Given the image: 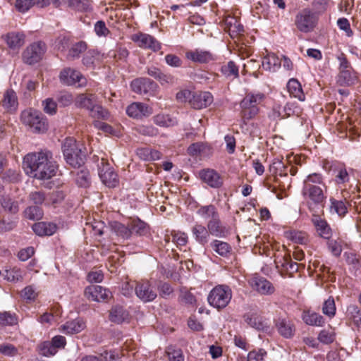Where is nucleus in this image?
<instances>
[{
  "instance_id": "f704fd0d",
  "label": "nucleus",
  "mask_w": 361,
  "mask_h": 361,
  "mask_svg": "<svg viewBox=\"0 0 361 361\" xmlns=\"http://www.w3.org/2000/svg\"><path fill=\"white\" fill-rule=\"evenodd\" d=\"M191 231L195 240L200 244L204 245L208 242L209 235L204 226L196 224L192 228Z\"/></svg>"
},
{
  "instance_id": "9b49d317",
  "label": "nucleus",
  "mask_w": 361,
  "mask_h": 361,
  "mask_svg": "<svg viewBox=\"0 0 361 361\" xmlns=\"http://www.w3.org/2000/svg\"><path fill=\"white\" fill-rule=\"evenodd\" d=\"M85 297L92 301L106 302L111 297V293L101 286L91 285L85 289Z\"/></svg>"
},
{
  "instance_id": "ea45409f",
  "label": "nucleus",
  "mask_w": 361,
  "mask_h": 361,
  "mask_svg": "<svg viewBox=\"0 0 361 361\" xmlns=\"http://www.w3.org/2000/svg\"><path fill=\"white\" fill-rule=\"evenodd\" d=\"M61 317V311L59 309L51 310L50 312H45L40 316L38 321L42 324H52L57 322Z\"/></svg>"
},
{
  "instance_id": "7c9ffc66",
  "label": "nucleus",
  "mask_w": 361,
  "mask_h": 361,
  "mask_svg": "<svg viewBox=\"0 0 361 361\" xmlns=\"http://www.w3.org/2000/svg\"><path fill=\"white\" fill-rule=\"evenodd\" d=\"M287 88L291 97L297 98L301 102L305 100V95L302 89L301 84L298 80L294 78L290 79L287 84Z\"/></svg>"
},
{
  "instance_id": "dca6fc26",
  "label": "nucleus",
  "mask_w": 361,
  "mask_h": 361,
  "mask_svg": "<svg viewBox=\"0 0 361 361\" xmlns=\"http://www.w3.org/2000/svg\"><path fill=\"white\" fill-rule=\"evenodd\" d=\"M130 86L133 91L138 94H147L157 88V83L147 78L135 79L132 81Z\"/></svg>"
},
{
  "instance_id": "13d9d810",
  "label": "nucleus",
  "mask_w": 361,
  "mask_h": 361,
  "mask_svg": "<svg viewBox=\"0 0 361 361\" xmlns=\"http://www.w3.org/2000/svg\"><path fill=\"white\" fill-rule=\"evenodd\" d=\"M221 73L227 76H233L237 78L238 76V68L233 61H229L227 64L224 65L221 68Z\"/></svg>"
},
{
  "instance_id": "a211bd4d",
  "label": "nucleus",
  "mask_w": 361,
  "mask_h": 361,
  "mask_svg": "<svg viewBox=\"0 0 361 361\" xmlns=\"http://www.w3.org/2000/svg\"><path fill=\"white\" fill-rule=\"evenodd\" d=\"M213 102V96L209 92L195 93L190 99L191 106L195 109L206 108Z\"/></svg>"
},
{
  "instance_id": "1a4fd4ad",
  "label": "nucleus",
  "mask_w": 361,
  "mask_h": 361,
  "mask_svg": "<svg viewBox=\"0 0 361 361\" xmlns=\"http://www.w3.org/2000/svg\"><path fill=\"white\" fill-rule=\"evenodd\" d=\"M99 176L102 182L109 188H115L118 185L119 180L117 173L103 158L99 165Z\"/></svg>"
},
{
  "instance_id": "bb28decb",
  "label": "nucleus",
  "mask_w": 361,
  "mask_h": 361,
  "mask_svg": "<svg viewBox=\"0 0 361 361\" xmlns=\"http://www.w3.org/2000/svg\"><path fill=\"white\" fill-rule=\"evenodd\" d=\"M56 226L53 223L38 222L32 226L33 231L38 235H51L56 231Z\"/></svg>"
},
{
  "instance_id": "5fc2aeb1",
  "label": "nucleus",
  "mask_w": 361,
  "mask_h": 361,
  "mask_svg": "<svg viewBox=\"0 0 361 361\" xmlns=\"http://www.w3.org/2000/svg\"><path fill=\"white\" fill-rule=\"evenodd\" d=\"M18 319L15 314L10 312H4L0 313V325L11 326L17 324Z\"/></svg>"
},
{
  "instance_id": "3c124183",
  "label": "nucleus",
  "mask_w": 361,
  "mask_h": 361,
  "mask_svg": "<svg viewBox=\"0 0 361 361\" xmlns=\"http://www.w3.org/2000/svg\"><path fill=\"white\" fill-rule=\"evenodd\" d=\"M166 353L168 356L169 361H183L184 356L182 350L169 346L166 348Z\"/></svg>"
},
{
  "instance_id": "a19ab883",
  "label": "nucleus",
  "mask_w": 361,
  "mask_h": 361,
  "mask_svg": "<svg viewBox=\"0 0 361 361\" xmlns=\"http://www.w3.org/2000/svg\"><path fill=\"white\" fill-rule=\"evenodd\" d=\"M86 43L82 41L73 44L68 51L67 59L69 60H73L78 58L80 55L86 50Z\"/></svg>"
},
{
  "instance_id": "338daca9",
  "label": "nucleus",
  "mask_w": 361,
  "mask_h": 361,
  "mask_svg": "<svg viewBox=\"0 0 361 361\" xmlns=\"http://www.w3.org/2000/svg\"><path fill=\"white\" fill-rule=\"evenodd\" d=\"M207 146L202 142H196L190 145L188 149V153L192 156L201 154L206 149Z\"/></svg>"
},
{
  "instance_id": "a878e982",
  "label": "nucleus",
  "mask_w": 361,
  "mask_h": 361,
  "mask_svg": "<svg viewBox=\"0 0 361 361\" xmlns=\"http://www.w3.org/2000/svg\"><path fill=\"white\" fill-rule=\"evenodd\" d=\"M4 38L8 47L11 49H18L25 43V35L20 32H9Z\"/></svg>"
},
{
  "instance_id": "6e6d98bb",
  "label": "nucleus",
  "mask_w": 361,
  "mask_h": 361,
  "mask_svg": "<svg viewBox=\"0 0 361 361\" xmlns=\"http://www.w3.org/2000/svg\"><path fill=\"white\" fill-rule=\"evenodd\" d=\"M24 213L25 216L30 220H38L43 216L42 210L37 206L28 207Z\"/></svg>"
},
{
  "instance_id": "c03bdc74",
  "label": "nucleus",
  "mask_w": 361,
  "mask_h": 361,
  "mask_svg": "<svg viewBox=\"0 0 361 361\" xmlns=\"http://www.w3.org/2000/svg\"><path fill=\"white\" fill-rule=\"evenodd\" d=\"M277 329L279 334L286 338H289L293 334V326L288 321L284 319L280 320L277 324Z\"/></svg>"
},
{
  "instance_id": "393cba45",
  "label": "nucleus",
  "mask_w": 361,
  "mask_h": 361,
  "mask_svg": "<svg viewBox=\"0 0 361 361\" xmlns=\"http://www.w3.org/2000/svg\"><path fill=\"white\" fill-rule=\"evenodd\" d=\"M312 221L321 237L326 239H329L331 237V228L324 219H322L319 215L313 214Z\"/></svg>"
},
{
  "instance_id": "774afa93",
  "label": "nucleus",
  "mask_w": 361,
  "mask_h": 361,
  "mask_svg": "<svg viewBox=\"0 0 361 361\" xmlns=\"http://www.w3.org/2000/svg\"><path fill=\"white\" fill-rule=\"evenodd\" d=\"M267 352L263 349L250 351L247 355V361H264Z\"/></svg>"
},
{
  "instance_id": "052dcab7",
  "label": "nucleus",
  "mask_w": 361,
  "mask_h": 361,
  "mask_svg": "<svg viewBox=\"0 0 361 361\" xmlns=\"http://www.w3.org/2000/svg\"><path fill=\"white\" fill-rule=\"evenodd\" d=\"M318 339L320 342L329 344L332 343L335 339V333L333 329H324L322 330L319 336Z\"/></svg>"
},
{
  "instance_id": "bf43d9fd",
  "label": "nucleus",
  "mask_w": 361,
  "mask_h": 361,
  "mask_svg": "<svg viewBox=\"0 0 361 361\" xmlns=\"http://www.w3.org/2000/svg\"><path fill=\"white\" fill-rule=\"evenodd\" d=\"M331 209L336 212L339 216H343L347 212V207L345 202L341 200H336L334 198L331 200Z\"/></svg>"
},
{
  "instance_id": "f257e3e1",
  "label": "nucleus",
  "mask_w": 361,
  "mask_h": 361,
  "mask_svg": "<svg viewBox=\"0 0 361 361\" xmlns=\"http://www.w3.org/2000/svg\"><path fill=\"white\" fill-rule=\"evenodd\" d=\"M24 171L30 177L46 180L54 177L58 166L49 151H40L26 154L23 158Z\"/></svg>"
},
{
  "instance_id": "c9c22d12",
  "label": "nucleus",
  "mask_w": 361,
  "mask_h": 361,
  "mask_svg": "<svg viewBox=\"0 0 361 361\" xmlns=\"http://www.w3.org/2000/svg\"><path fill=\"white\" fill-rule=\"evenodd\" d=\"M4 276L8 281L16 283L23 280V271L16 267L6 268Z\"/></svg>"
},
{
  "instance_id": "4468645a",
  "label": "nucleus",
  "mask_w": 361,
  "mask_h": 361,
  "mask_svg": "<svg viewBox=\"0 0 361 361\" xmlns=\"http://www.w3.org/2000/svg\"><path fill=\"white\" fill-rule=\"evenodd\" d=\"M249 283L251 287L260 295H269L275 292L274 285L264 277L255 276Z\"/></svg>"
},
{
  "instance_id": "49530a36",
  "label": "nucleus",
  "mask_w": 361,
  "mask_h": 361,
  "mask_svg": "<svg viewBox=\"0 0 361 361\" xmlns=\"http://www.w3.org/2000/svg\"><path fill=\"white\" fill-rule=\"evenodd\" d=\"M348 316L353 324L361 329V310L356 305H350L348 307Z\"/></svg>"
},
{
  "instance_id": "58836bf2",
  "label": "nucleus",
  "mask_w": 361,
  "mask_h": 361,
  "mask_svg": "<svg viewBox=\"0 0 361 361\" xmlns=\"http://www.w3.org/2000/svg\"><path fill=\"white\" fill-rule=\"evenodd\" d=\"M285 236L295 243L302 245L307 242V235L302 231H288L285 233Z\"/></svg>"
},
{
  "instance_id": "de8ad7c7",
  "label": "nucleus",
  "mask_w": 361,
  "mask_h": 361,
  "mask_svg": "<svg viewBox=\"0 0 361 361\" xmlns=\"http://www.w3.org/2000/svg\"><path fill=\"white\" fill-rule=\"evenodd\" d=\"M323 184H325L324 183V179L320 173H313L311 174H309L305 179L303 181V186L302 187H307V185L310 186H320L323 187Z\"/></svg>"
},
{
  "instance_id": "69168bd1",
  "label": "nucleus",
  "mask_w": 361,
  "mask_h": 361,
  "mask_svg": "<svg viewBox=\"0 0 361 361\" xmlns=\"http://www.w3.org/2000/svg\"><path fill=\"white\" fill-rule=\"evenodd\" d=\"M42 106L47 114L53 115L56 112L57 104L51 98H47L43 101Z\"/></svg>"
},
{
  "instance_id": "8fccbe9b",
  "label": "nucleus",
  "mask_w": 361,
  "mask_h": 361,
  "mask_svg": "<svg viewBox=\"0 0 361 361\" xmlns=\"http://www.w3.org/2000/svg\"><path fill=\"white\" fill-rule=\"evenodd\" d=\"M39 353L45 357L54 356L58 352L51 341H47L42 343L39 346Z\"/></svg>"
},
{
  "instance_id": "39448f33",
  "label": "nucleus",
  "mask_w": 361,
  "mask_h": 361,
  "mask_svg": "<svg viewBox=\"0 0 361 361\" xmlns=\"http://www.w3.org/2000/svg\"><path fill=\"white\" fill-rule=\"evenodd\" d=\"M232 298V290L226 285H219L214 287L208 295L210 305L216 309L226 307Z\"/></svg>"
},
{
  "instance_id": "2eb2a0df",
  "label": "nucleus",
  "mask_w": 361,
  "mask_h": 361,
  "mask_svg": "<svg viewBox=\"0 0 361 361\" xmlns=\"http://www.w3.org/2000/svg\"><path fill=\"white\" fill-rule=\"evenodd\" d=\"M199 176L204 183L212 188H218L223 185V178L214 169H202L199 172Z\"/></svg>"
},
{
  "instance_id": "0e129e2a",
  "label": "nucleus",
  "mask_w": 361,
  "mask_h": 361,
  "mask_svg": "<svg viewBox=\"0 0 361 361\" xmlns=\"http://www.w3.org/2000/svg\"><path fill=\"white\" fill-rule=\"evenodd\" d=\"M172 241L178 246H184L188 243L187 234L183 232H173L171 233Z\"/></svg>"
},
{
  "instance_id": "4d7b16f0",
  "label": "nucleus",
  "mask_w": 361,
  "mask_h": 361,
  "mask_svg": "<svg viewBox=\"0 0 361 361\" xmlns=\"http://www.w3.org/2000/svg\"><path fill=\"white\" fill-rule=\"evenodd\" d=\"M90 111L91 116L93 118L108 119L109 116V111L99 105L93 104L90 108Z\"/></svg>"
},
{
  "instance_id": "79ce46f5",
  "label": "nucleus",
  "mask_w": 361,
  "mask_h": 361,
  "mask_svg": "<svg viewBox=\"0 0 361 361\" xmlns=\"http://www.w3.org/2000/svg\"><path fill=\"white\" fill-rule=\"evenodd\" d=\"M68 6L75 11L84 12L91 9V1L89 0H68Z\"/></svg>"
},
{
  "instance_id": "20e7f679",
  "label": "nucleus",
  "mask_w": 361,
  "mask_h": 361,
  "mask_svg": "<svg viewBox=\"0 0 361 361\" xmlns=\"http://www.w3.org/2000/svg\"><path fill=\"white\" fill-rule=\"evenodd\" d=\"M63 156L66 162L74 168L84 163L85 154L78 146L76 141L71 137L66 138L63 144Z\"/></svg>"
},
{
  "instance_id": "412c9836",
  "label": "nucleus",
  "mask_w": 361,
  "mask_h": 361,
  "mask_svg": "<svg viewBox=\"0 0 361 361\" xmlns=\"http://www.w3.org/2000/svg\"><path fill=\"white\" fill-rule=\"evenodd\" d=\"M1 106L6 112H14L16 111L18 102L16 93L11 89L7 90L1 100Z\"/></svg>"
},
{
  "instance_id": "cd10ccee",
  "label": "nucleus",
  "mask_w": 361,
  "mask_h": 361,
  "mask_svg": "<svg viewBox=\"0 0 361 361\" xmlns=\"http://www.w3.org/2000/svg\"><path fill=\"white\" fill-rule=\"evenodd\" d=\"M262 65L264 69L275 72L281 65V60L274 54H268L262 59Z\"/></svg>"
},
{
  "instance_id": "864d4df0",
  "label": "nucleus",
  "mask_w": 361,
  "mask_h": 361,
  "mask_svg": "<svg viewBox=\"0 0 361 361\" xmlns=\"http://www.w3.org/2000/svg\"><path fill=\"white\" fill-rule=\"evenodd\" d=\"M303 319L307 324L321 326L324 324L323 317L317 313L308 314L304 316Z\"/></svg>"
},
{
  "instance_id": "473e14b6",
  "label": "nucleus",
  "mask_w": 361,
  "mask_h": 361,
  "mask_svg": "<svg viewBox=\"0 0 361 361\" xmlns=\"http://www.w3.org/2000/svg\"><path fill=\"white\" fill-rule=\"evenodd\" d=\"M357 81L358 77L353 68L338 73V82L341 85L350 86L356 84Z\"/></svg>"
},
{
  "instance_id": "e2e57ef3",
  "label": "nucleus",
  "mask_w": 361,
  "mask_h": 361,
  "mask_svg": "<svg viewBox=\"0 0 361 361\" xmlns=\"http://www.w3.org/2000/svg\"><path fill=\"white\" fill-rule=\"evenodd\" d=\"M283 111L285 113L284 115H281L280 111L277 112V115L274 116V117L278 118H284L288 117L294 114H298L299 113V109L295 106L294 103H287L283 107Z\"/></svg>"
},
{
  "instance_id": "9d476101",
  "label": "nucleus",
  "mask_w": 361,
  "mask_h": 361,
  "mask_svg": "<svg viewBox=\"0 0 361 361\" xmlns=\"http://www.w3.org/2000/svg\"><path fill=\"white\" fill-rule=\"evenodd\" d=\"M46 51L45 44L41 42H35L26 48L23 53L25 63L32 65L39 61Z\"/></svg>"
},
{
  "instance_id": "b1692460",
  "label": "nucleus",
  "mask_w": 361,
  "mask_h": 361,
  "mask_svg": "<svg viewBox=\"0 0 361 361\" xmlns=\"http://www.w3.org/2000/svg\"><path fill=\"white\" fill-rule=\"evenodd\" d=\"M274 262L278 269L281 268L286 271H298V264L292 262L290 255L289 254L284 253V255L281 256L277 255Z\"/></svg>"
},
{
  "instance_id": "aec40b11",
  "label": "nucleus",
  "mask_w": 361,
  "mask_h": 361,
  "mask_svg": "<svg viewBox=\"0 0 361 361\" xmlns=\"http://www.w3.org/2000/svg\"><path fill=\"white\" fill-rule=\"evenodd\" d=\"M127 114L133 118H141L152 114V109L147 104L140 102H134L129 105L126 109Z\"/></svg>"
},
{
  "instance_id": "4be33fe9",
  "label": "nucleus",
  "mask_w": 361,
  "mask_h": 361,
  "mask_svg": "<svg viewBox=\"0 0 361 361\" xmlns=\"http://www.w3.org/2000/svg\"><path fill=\"white\" fill-rule=\"evenodd\" d=\"M86 327L85 322L80 318L68 321L61 326L59 330L66 334H74L82 331Z\"/></svg>"
},
{
  "instance_id": "0eeeda50",
  "label": "nucleus",
  "mask_w": 361,
  "mask_h": 361,
  "mask_svg": "<svg viewBox=\"0 0 361 361\" xmlns=\"http://www.w3.org/2000/svg\"><path fill=\"white\" fill-rule=\"evenodd\" d=\"M317 21V17L310 8H304L295 16V24L297 28L302 32L313 30Z\"/></svg>"
},
{
  "instance_id": "7ed1b4c3",
  "label": "nucleus",
  "mask_w": 361,
  "mask_h": 361,
  "mask_svg": "<svg viewBox=\"0 0 361 361\" xmlns=\"http://www.w3.org/2000/svg\"><path fill=\"white\" fill-rule=\"evenodd\" d=\"M264 97V94L259 92L246 94L240 102L241 116L244 120H250L258 114L259 106Z\"/></svg>"
},
{
  "instance_id": "f8f14e48",
  "label": "nucleus",
  "mask_w": 361,
  "mask_h": 361,
  "mask_svg": "<svg viewBox=\"0 0 361 361\" xmlns=\"http://www.w3.org/2000/svg\"><path fill=\"white\" fill-rule=\"evenodd\" d=\"M135 291L137 297L144 302L154 300L157 298V292L147 281L135 283Z\"/></svg>"
},
{
  "instance_id": "c756f323",
  "label": "nucleus",
  "mask_w": 361,
  "mask_h": 361,
  "mask_svg": "<svg viewBox=\"0 0 361 361\" xmlns=\"http://www.w3.org/2000/svg\"><path fill=\"white\" fill-rule=\"evenodd\" d=\"M197 214L202 219L208 221L219 216L218 210L214 204L199 206L197 210Z\"/></svg>"
},
{
  "instance_id": "423d86ee",
  "label": "nucleus",
  "mask_w": 361,
  "mask_h": 361,
  "mask_svg": "<svg viewBox=\"0 0 361 361\" xmlns=\"http://www.w3.org/2000/svg\"><path fill=\"white\" fill-rule=\"evenodd\" d=\"M22 122L29 126L33 131L37 133L44 132L47 129V123L42 113L34 110L27 109L21 113Z\"/></svg>"
},
{
  "instance_id": "f3484780",
  "label": "nucleus",
  "mask_w": 361,
  "mask_h": 361,
  "mask_svg": "<svg viewBox=\"0 0 361 361\" xmlns=\"http://www.w3.org/2000/svg\"><path fill=\"white\" fill-rule=\"evenodd\" d=\"M245 322L252 328L259 331L269 329L267 321L257 312H250L243 315Z\"/></svg>"
},
{
  "instance_id": "6ab92c4d",
  "label": "nucleus",
  "mask_w": 361,
  "mask_h": 361,
  "mask_svg": "<svg viewBox=\"0 0 361 361\" xmlns=\"http://www.w3.org/2000/svg\"><path fill=\"white\" fill-rule=\"evenodd\" d=\"M224 29L233 38L240 35L244 32L243 26L239 20L233 16H228L224 19Z\"/></svg>"
},
{
  "instance_id": "c85d7f7f",
  "label": "nucleus",
  "mask_w": 361,
  "mask_h": 361,
  "mask_svg": "<svg viewBox=\"0 0 361 361\" xmlns=\"http://www.w3.org/2000/svg\"><path fill=\"white\" fill-rule=\"evenodd\" d=\"M128 312L120 305L114 306L109 312V319L114 323L121 324L128 319Z\"/></svg>"
},
{
  "instance_id": "a18cd8bd",
  "label": "nucleus",
  "mask_w": 361,
  "mask_h": 361,
  "mask_svg": "<svg viewBox=\"0 0 361 361\" xmlns=\"http://www.w3.org/2000/svg\"><path fill=\"white\" fill-rule=\"evenodd\" d=\"M0 202L5 210L13 214H16L18 212L19 207L18 202L13 200L8 196L0 197Z\"/></svg>"
},
{
  "instance_id": "09e8293b",
  "label": "nucleus",
  "mask_w": 361,
  "mask_h": 361,
  "mask_svg": "<svg viewBox=\"0 0 361 361\" xmlns=\"http://www.w3.org/2000/svg\"><path fill=\"white\" fill-rule=\"evenodd\" d=\"M336 312L335 301L333 297L330 296L324 302L322 305V312L329 318H333Z\"/></svg>"
},
{
  "instance_id": "f03ea898",
  "label": "nucleus",
  "mask_w": 361,
  "mask_h": 361,
  "mask_svg": "<svg viewBox=\"0 0 361 361\" xmlns=\"http://www.w3.org/2000/svg\"><path fill=\"white\" fill-rule=\"evenodd\" d=\"M327 187L325 184L322 186L302 187V195L306 200L309 210L316 213L323 209L326 200Z\"/></svg>"
},
{
  "instance_id": "72a5a7b5",
  "label": "nucleus",
  "mask_w": 361,
  "mask_h": 361,
  "mask_svg": "<svg viewBox=\"0 0 361 361\" xmlns=\"http://www.w3.org/2000/svg\"><path fill=\"white\" fill-rule=\"evenodd\" d=\"M136 154L144 161H155L161 159L160 152L149 147H141L136 150Z\"/></svg>"
},
{
  "instance_id": "e433bc0d",
  "label": "nucleus",
  "mask_w": 361,
  "mask_h": 361,
  "mask_svg": "<svg viewBox=\"0 0 361 361\" xmlns=\"http://www.w3.org/2000/svg\"><path fill=\"white\" fill-rule=\"evenodd\" d=\"M210 247L213 252L222 257H226L231 250L228 243L218 240H213Z\"/></svg>"
},
{
  "instance_id": "2f4dec72",
  "label": "nucleus",
  "mask_w": 361,
  "mask_h": 361,
  "mask_svg": "<svg viewBox=\"0 0 361 361\" xmlns=\"http://www.w3.org/2000/svg\"><path fill=\"white\" fill-rule=\"evenodd\" d=\"M207 228L209 235L211 234L216 237H223L226 233L225 227L221 225L219 216L214 219L209 220Z\"/></svg>"
},
{
  "instance_id": "5701e85b",
  "label": "nucleus",
  "mask_w": 361,
  "mask_h": 361,
  "mask_svg": "<svg viewBox=\"0 0 361 361\" xmlns=\"http://www.w3.org/2000/svg\"><path fill=\"white\" fill-rule=\"evenodd\" d=\"M185 56L192 61L200 63H208L214 59L212 53L201 49L187 51Z\"/></svg>"
},
{
  "instance_id": "4c0bfd02",
  "label": "nucleus",
  "mask_w": 361,
  "mask_h": 361,
  "mask_svg": "<svg viewBox=\"0 0 361 361\" xmlns=\"http://www.w3.org/2000/svg\"><path fill=\"white\" fill-rule=\"evenodd\" d=\"M94 102V96L92 94H80L77 96L75 104L78 107L90 109Z\"/></svg>"
},
{
  "instance_id": "37998d69",
  "label": "nucleus",
  "mask_w": 361,
  "mask_h": 361,
  "mask_svg": "<svg viewBox=\"0 0 361 361\" xmlns=\"http://www.w3.org/2000/svg\"><path fill=\"white\" fill-rule=\"evenodd\" d=\"M131 233H135L139 235H145L148 233L149 228L146 223L140 219L133 220L130 224Z\"/></svg>"
},
{
  "instance_id": "ddd939ff",
  "label": "nucleus",
  "mask_w": 361,
  "mask_h": 361,
  "mask_svg": "<svg viewBox=\"0 0 361 361\" xmlns=\"http://www.w3.org/2000/svg\"><path fill=\"white\" fill-rule=\"evenodd\" d=\"M131 39L140 47L149 49L154 51L159 50L161 47L159 42L152 36L145 33H136L131 36Z\"/></svg>"
},
{
  "instance_id": "680f3d73",
  "label": "nucleus",
  "mask_w": 361,
  "mask_h": 361,
  "mask_svg": "<svg viewBox=\"0 0 361 361\" xmlns=\"http://www.w3.org/2000/svg\"><path fill=\"white\" fill-rule=\"evenodd\" d=\"M113 228L118 235L123 238H129L131 235L130 227L126 226L121 223L116 222L113 226Z\"/></svg>"
},
{
  "instance_id": "603ef678",
  "label": "nucleus",
  "mask_w": 361,
  "mask_h": 361,
  "mask_svg": "<svg viewBox=\"0 0 361 361\" xmlns=\"http://www.w3.org/2000/svg\"><path fill=\"white\" fill-rule=\"evenodd\" d=\"M65 197V194L61 190H56L51 192L47 197L46 204L47 205H56L61 203Z\"/></svg>"
},
{
  "instance_id": "6e6552de",
  "label": "nucleus",
  "mask_w": 361,
  "mask_h": 361,
  "mask_svg": "<svg viewBox=\"0 0 361 361\" xmlns=\"http://www.w3.org/2000/svg\"><path fill=\"white\" fill-rule=\"evenodd\" d=\"M59 80L61 83L66 85H77L78 87H84L87 83L86 78L82 76L80 71L70 67L61 70L59 74Z\"/></svg>"
}]
</instances>
